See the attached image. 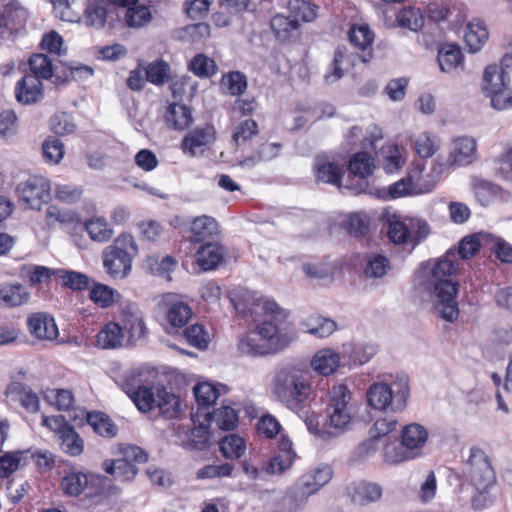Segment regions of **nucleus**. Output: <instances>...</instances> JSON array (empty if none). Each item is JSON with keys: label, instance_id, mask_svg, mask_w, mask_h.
Segmentation results:
<instances>
[{"label": "nucleus", "instance_id": "obj_54", "mask_svg": "<svg viewBox=\"0 0 512 512\" xmlns=\"http://www.w3.org/2000/svg\"><path fill=\"white\" fill-rule=\"evenodd\" d=\"M88 479L84 473L71 472L63 477L61 487L70 496H78L87 487Z\"/></svg>", "mask_w": 512, "mask_h": 512}, {"label": "nucleus", "instance_id": "obj_30", "mask_svg": "<svg viewBox=\"0 0 512 512\" xmlns=\"http://www.w3.org/2000/svg\"><path fill=\"white\" fill-rule=\"evenodd\" d=\"M300 23L292 16L276 15L271 19V29L280 41H287L297 34Z\"/></svg>", "mask_w": 512, "mask_h": 512}, {"label": "nucleus", "instance_id": "obj_55", "mask_svg": "<svg viewBox=\"0 0 512 512\" xmlns=\"http://www.w3.org/2000/svg\"><path fill=\"white\" fill-rule=\"evenodd\" d=\"M56 277L62 280L64 286L74 291L84 290L89 285V277L81 272L58 269Z\"/></svg>", "mask_w": 512, "mask_h": 512}, {"label": "nucleus", "instance_id": "obj_26", "mask_svg": "<svg viewBox=\"0 0 512 512\" xmlns=\"http://www.w3.org/2000/svg\"><path fill=\"white\" fill-rule=\"evenodd\" d=\"M339 364V354L330 348H324L316 352L310 362L311 368L323 376L333 374L339 367Z\"/></svg>", "mask_w": 512, "mask_h": 512}, {"label": "nucleus", "instance_id": "obj_63", "mask_svg": "<svg viewBox=\"0 0 512 512\" xmlns=\"http://www.w3.org/2000/svg\"><path fill=\"white\" fill-rule=\"evenodd\" d=\"M258 133V125L252 119H246L235 126L232 140L239 146L248 141L252 136Z\"/></svg>", "mask_w": 512, "mask_h": 512}, {"label": "nucleus", "instance_id": "obj_51", "mask_svg": "<svg viewBox=\"0 0 512 512\" xmlns=\"http://www.w3.org/2000/svg\"><path fill=\"white\" fill-rule=\"evenodd\" d=\"M59 437L61 439V448L64 452L71 456H77L82 453L84 442L73 427L64 428Z\"/></svg>", "mask_w": 512, "mask_h": 512}, {"label": "nucleus", "instance_id": "obj_33", "mask_svg": "<svg viewBox=\"0 0 512 512\" xmlns=\"http://www.w3.org/2000/svg\"><path fill=\"white\" fill-rule=\"evenodd\" d=\"M124 334L118 323H109L97 334V345L103 349H115L122 346Z\"/></svg>", "mask_w": 512, "mask_h": 512}, {"label": "nucleus", "instance_id": "obj_58", "mask_svg": "<svg viewBox=\"0 0 512 512\" xmlns=\"http://www.w3.org/2000/svg\"><path fill=\"white\" fill-rule=\"evenodd\" d=\"M211 420L222 430H233L238 423V415L233 408L223 406L214 410Z\"/></svg>", "mask_w": 512, "mask_h": 512}, {"label": "nucleus", "instance_id": "obj_4", "mask_svg": "<svg viewBox=\"0 0 512 512\" xmlns=\"http://www.w3.org/2000/svg\"><path fill=\"white\" fill-rule=\"evenodd\" d=\"M355 415L356 409L348 387L344 384L334 385L325 408V429L321 432V439L329 440L344 433L352 424Z\"/></svg>", "mask_w": 512, "mask_h": 512}, {"label": "nucleus", "instance_id": "obj_24", "mask_svg": "<svg viewBox=\"0 0 512 512\" xmlns=\"http://www.w3.org/2000/svg\"><path fill=\"white\" fill-rule=\"evenodd\" d=\"M6 395L13 401L20 402L21 406L28 412L35 413L39 410L40 402L37 394L21 382L11 383L6 389Z\"/></svg>", "mask_w": 512, "mask_h": 512}, {"label": "nucleus", "instance_id": "obj_49", "mask_svg": "<svg viewBox=\"0 0 512 512\" xmlns=\"http://www.w3.org/2000/svg\"><path fill=\"white\" fill-rule=\"evenodd\" d=\"M90 238L97 242H106L111 239L113 230L103 217H95L85 223Z\"/></svg>", "mask_w": 512, "mask_h": 512}, {"label": "nucleus", "instance_id": "obj_41", "mask_svg": "<svg viewBox=\"0 0 512 512\" xmlns=\"http://www.w3.org/2000/svg\"><path fill=\"white\" fill-rule=\"evenodd\" d=\"M146 80L154 85L162 86L171 79V68L164 60H156L144 67Z\"/></svg>", "mask_w": 512, "mask_h": 512}, {"label": "nucleus", "instance_id": "obj_40", "mask_svg": "<svg viewBox=\"0 0 512 512\" xmlns=\"http://www.w3.org/2000/svg\"><path fill=\"white\" fill-rule=\"evenodd\" d=\"M227 392L223 384L199 383L194 387V395L199 405L207 406L214 403L217 398Z\"/></svg>", "mask_w": 512, "mask_h": 512}, {"label": "nucleus", "instance_id": "obj_46", "mask_svg": "<svg viewBox=\"0 0 512 512\" xmlns=\"http://www.w3.org/2000/svg\"><path fill=\"white\" fill-rule=\"evenodd\" d=\"M349 40L355 46L363 50L361 54H371L366 52L374 40V34L366 24L353 25L349 30Z\"/></svg>", "mask_w": 512, "mask_h": 512}, {"label": "nucleus", "instance_id": "obj_13", "mask_svg": "<svg viewBox=\"0 0 512 512\" xmlns=\"http://www.w3.org/2000/svg\"><path fill=\"white\" fill-rule=\"evenodd\" d=\"M133 2L135 0H86L82 21L88 28L101 30L113 21L116 6Z\"/></svg>", "mask_w": 512, "mask_h": 512}, {"label": "nucleus", "instance_id": "obj_56", "mask_svg": "<svg viewBox=\"0 0 512 512\" xmlns=\"http://www.w3.org/2000/svg\"><path fill=\"white\" fill-rule=\"evenodd\" d=\"M390 269V263L386 256L382 254L370 255L364 270L368 278H382Z\"/></svg>", "mask_w": 512, "mask_h": 512}, {"label": "nucleus", "instance_id": "obj_36", "mask_svg": "<svg viewBox=\"0 0 512 512\" xmlns=\"http://www.w3.org/2000/svg\"><path fill=\"white\" fill-rule=\"evenodd\" d=\"M121 6L127 7L125 12V22L127 26L131 28H140L150 22V9L144 4H139V0H135V2L129 5Z\"/></svg>", "mask_w": 512, "mask_h": 512}, {"label": "nucleus", "instance_id": "obj_3", "mask_svg": "<svg viewBox=\"0 0 512 512\" xmlns=\"http://www.w3.org/2000/svg\"><path fill=\"white\" fill-rule=\"evenodd\" d=\"M295 337L288 327L264 321L257 326L255 332L240 339L238 350L249 356L274 354L288 347Z\"/></svg>", "mask_w": 512, "mask_h": 512}, {"label": "nucleus", "instance_id": "obj_37", "mask_svg": "<svg viewBox=\"0 0 512 512\" xmlns=\"http://www.w3.org/2000/svg\"><path fill=\"white\" fill-rule=\"evenodd\" d=\"M166 121L170 127L183 130L192 122L191 110L186 105L172 103L168 106Z\"/></svg>", "mask_w": 512, "mask_h": 512}, {"label": "nucleus", "instance_id": "obj_62", "mask_svg": "<svg viewBox=\"0 0 512 512\" xmlns=\"http://www.w3.org/2000/svg\"><path fill=\"white\" fill-rule=\"evenodd\" d=\"M115 291L109 286L95 283L89 292L90 299L102 308L109 307L114 302Z\"/></svg>", "mask_w": 512, "mask_h": 512}, {"label": "nucleus", "instance_id": "obj_16", "mask_svg": "<svg viewBox=\"0 0 512 512\" xmlns=\"http://www.w3.org/2000/svg\"><path fill=\"white\" fill-rule=\"evenodd\" d=\"M296 458L292 442L282 436L278 452L264 465V471L269 475H281L291 468Z\"/></svg>", "mask_w": 512, "mask_h": 512}, {"label": "nucleus", "instance_id": "obj_34", "mask_svg": "<svg viewBox=\"0 0 512 512\" xmlns=\"http://www.w3.org/2000/svg\"><path fill=\"white\" fill-rule=\"evenodd\" d=\"M510 81L509 72L503 71L496 64L486 67L483 76L484 93L506 88Z\"/></svg>", "mask_w": 512, "mask_h": 512}, {"label": "nucleus", "instance_id": "obj_28", "mask_svg": "<svg viewBox=\"0 0 512 512\" xmlns=\"http://www.w3.org/2000/svg\"><path fill=\"white\" fill-rule=\"evenodd\" d=\"M487 39L488 31L481 21L475 20L467 24L464 41L470 52L476 53L480 51Z\"/></svg>", "mask_w": 512, "mask_h": 512}, {"label": "nucleus", "instance_id": "obj_44", "mask_svg": "<svg viewBox=\"0 0 512 512\" xmlns=\"http://www.w3.org/2000/svg\"><path fill=\"white\" fill-rule=\"evenodd\" d=\"M87 422L93 430L103 437H114L117 434V426L104 413L92 412L87 414Z\"/></svg>", "mask_w": 512, "mask_h": 512}, {"label": "nucleus", "instance_id": "obj_27", "mask_svg": "<svg viewBox=\"0 0 512 512\" xmlns=\"http://www.w3.org/2000/svg\"><path fill=\"white\" fill-rule=\"evenodd\" d=\"M382 492V487L377 483L360 481L353 485L350 495L355 504L364 506L379 500Z\"/></svg>", "mask_w": 512, "mask_h": 512}, {"label": "nucleus", "instance_id": "obj_2", "mask_svg": "<svg viewBox=\"0 0 512 512\" xmlns=\"http://www.w3.org/2000/svg\"><path fill=\"white\" fill-rule=\"evenodd\" d=\"M124 391L141 412L158 409L167 418L176 417L179 411V399L161 385L142 384L135 378L127 379Z\"/></svg>", "mask_w": 512, "mask_h": 512}, {"label": "nucleus", "instance_id": "obj_18", "mask_svg": "<svg viewBox=\"0 0 512 512\" xmlns=\"http://www.w3.org/2000/svg\"><path fill=\"white\" fill-rule=\"evenodd\" d=\"M332 478V469L328 465H320L314 470L302 475L296 482V486L303 492L308 499L316 493Z\"/></svg>", "mask_w": 512, "mask_h": 512}, {"label": "nucleus", "instance_id": "obj_12", "mask_svg": "<svg viewBox=\"0 0 512 512\" xmlns=\"http://www.w3.org/2000/svg\"><path fill=\"white\" fill-rule=\"evenodd\" d=\"M51 185L47 178L33 175L19 182L16 193L19 202L28 209L40 210L51 198Z\"/></svg>", "mask_w": 512, "mask_h": 512}, {"label": "nucleus", "instance_id": "obj_25", "mask_svg": "<svg viewBox=\"0 0 512 512\" xmlns=\"http://www.w3.org/2000/svg\"><path fill=\"white\" fill-rule=\"evenodd\" d=\"M195 256L202 270H212L223 261L224 248L217 242H207L199 247Z\"/></svg>", "mask_w": 512, "mask_h": 512}, {"label": "nucleus", "instance_id": "obj_21", "mask_svg": "<svg viewBox=\"0 0 512 512\" xmlns=\"http://www.w3.org/2000/svg\"><path fill=\"white\" fill-rule=\"evenodd\" d=\"M15 95L18 102L33 104L40 101L43 94L42 82L36 76L25 75L16 85Z\"/></svg>", "mask_w": 512, "mask_h": 512}, {"label": "nucleus", "instance_id": "obj_60", "mask_svg": "<svg viewBox=\"0 0 512 512\" xmlns=\"http://www.w3.org/2000/svg\"><path fill=\"white\" fill-rule=\"evenodd\" d=\"M189 70L201 78H208L215 74L216 64L213 59L203 55H196L189 63Z\"/></svg>", "mask_w": 512, "mask_h": 512}, {"label": "nucleus", "instance_id": "obj_22", "mask_svg": "<svg viewBox=\"0 0 512 512\" xmlns=\"http://www.w3.org/2000/svg\"><path fill=\"white\" fill-rule=\"evenodd\" d=\"M122 331L129 334V341L134 342L144 337L146 326L141 311L135 306H128L122 311Z\"/></svg>", "mask_w": 512, "mask_h": 512}, {"label": "nucleus", "instance_id": "obj_35", "mask_svg": "<svg viewBox=\"0 0 512 512\" xmlns=\"http://www.w3.org/2000/svg\"><path fill=\"white\" fill-rule=\"evenodd\" d=\"M104 470L113 476L117 481H131L138 473V469L134 464L124 462L118 458L107 460L104 462Z\"/></svg>", "mask_w": 512, "mask_h": 512}, {"label": "nucleus", "instance_id": "obj_45", "mask_svg": "<svg viewBox=\"0 0 512 512\" xmlns=\"http://www.w3.org/2000/svg\"><path fill=\"white\" fill-rule=\"evenodd\" d=\"M414 148L420 157L430 158L439 150L440 139L432 133H420L414 140Z\"/></svg>", "mask_w": 512, "mask_h": 512}, {"label": "nucleus", "instance_id": "obj_23", "mask_svg": "<svg viewBox=\"0 0 512 512\" xmlns=\"http://www.w3.org/2000/svg\"><path fill=\"white\" fill-rule=\"evenodd\" d=\"M189 241L192 243H201L206 239L216 235L219 232L217 221L207 215L191 218L189 224Z\"/></svg>", "mask_w": 512, "mask_h": 512}, {"label": "nucleus", "instance_id": "obj_32", "mask_svg": "<svg viewBox=\"0 0 512 512\" xmlns=\"http://www.w3.org/2000/svg\"><path fill=\"white\" fill-rule=\"evenodd\" d=\"M305 332L317 338L330 336L337 328L336 323L322 316H311L301 323Z\"/></svg>", "mask_w": 512, "mask_h": 512}, {"label": "nucleus", "instance_id": "obj_48", "mask_svg": "<svg viewBox=\"0 0 512 512\" xmlns=\"http://www.w3.org/2000/svg\"><path fill=\"white\" fill-rule=\"evenodd\" d=\"M221 87L226 93L232 96H239L247 88V78L239 71L229 72L222 76Z\"/></svg>", "mask_w": 512, "mask_h": 512}, {"label": "nucleus", "instance_id": "obj_1", "mask_svg": "<svg viewBox=\"0 0 512 512\" xmlns=\"http://www.w3.org/2000/svg\"><path fill=\"white\" fill-rule=\"evenodd\" d=\"M457 269V253L452 249L435 260L430 268L428 286L433 295V308L440 318L448 322L455 321L459 315L456 301L458 284L450 279Z\"/></svg>", "mask_w": 512, "mask_h": 512}, {"label": "nucleus", "instance_id": "obj_5", "mask_svg": "<svg viewBox=\"0 0 512 512\" xmlns=\"http://www.w3.org/2000/svg\"><path fill=\"white\" fill-rule=\"evenodd\" d=\"M311 381L308 371L293 365L279 369L272 382V392L282 404L297 409L311 394Z\"/></svg>", "mask_w": 512, "mask_h": 512}, {"label": "nucleus", "instance_id": "obj_20", "mask_svg": "<svg viewBox=\"0 0 512 512\" xmlns=\"http://www.w3.org/2000/svg\"><path fill=\"white\" fill-rule=\"evenodd\" d=\"M215 139V130L212 126L197 128L189 132L183 139L182 146L185 152L191 156L202 153L204 147Z\"/></svg>", "mask_w": 512, "mask_h": 512}, {"label": "nucleus", "instance_id": "obj_42", "mask_svg": "<svg viewBox=\"0 0 512 512\" xmlns=\"http://www.w3.org/2000/svg\"><path fill=\"white\" fill-rule=\"evenodd\" d=\"M463 55L458 46L446 44L438 53V63L443 72H449L462 64Z\"/></svg>", "mask_w": 512, "mask_h": 512}, {"label": "nucleus", "instance_id": "obj_64", "mask_svg": "<svg viewBox=\"0 0 512 512\" xmlns=\"http://www.w3.org/2000/svg\"><path fill=\"white\" fill-rule=\"evenodd\" d=\"M490 98L491 106L499 111L512 109V91L506 88L485 93Z\"/></svg>", "mask_w": 512, "mask_h": 512}, {"label": "nucleus", "instance_id": "obj_15", "mask_svg": "<svg viewBox=\"0 0 512 512\" xmlns=\"http://www.w3.org/2000/svg\"><path fill=\"white\" fill-rule=\"evenodd\" d=\"M161 304L167 309L166 319L169 324L167 328L169 333H174L178 328L184 327L192 317V309L177 294H164Z\"/></svg>", "mask_w": 512, "mask_h": 512}, {"label": "nucleus", "instance_id": "obj_47", "mask_svg": "<svg viewBox=\"0 0 512 512\" xmlns=\"http://www.w3.org/2000/svg\"><path fill=\"white\" fill-rule=\"evenodd\" d=\"M220 450L225 458L238 459L246 451V442L237 434H229L221 440Z\"/></svg>", "mask_w": 512, "mask_h": 512}, {"label": "nucleus", "instance_id": "obj_61", "mask_svg": "<svg viewBox=\"0 0 512 512\" xmlns=\"http://www.w3.org/2000/svg\"><path fill=\"white\" fill-rule=\"evenodd\" d=\"M44 159L52 164H58L64 157V144L56 137H48L42 144Z\"/></svg>", "mask_w": 512, "mask_h": 512}, {"label": "nucleus", "instance_id": "obj_43", "mask_svg": "<svg viewBox=\"0 0 512 512\" xmlns=\"http://www.w3.org/2000/svg\"><path fill=\"white\" fill-rule=\"evenodd\" d=\"M374 168V158L368 152L356 153L349 162L351 174L362 179L372 175Z\"/></svg>", "mask_w": 512, "mask_h": 512}, {"label": "nucleus", "instance_id": "obj_14", "mask_svg": "<svg viewBox=\"0 0 512 512\" xmlns=\"http://www.w3.org/2000/svg\"><path fill=\"white\" fill-rule=\"evenodd\" d=\"M371 55L349 52L344 46H339L335 50L334 58L330 64L329 70L324 76L325 82L332 84L340 80L345 72L354 67L357 62H369Z\"/></svg>", "mask_w": 512, "mask_h": 512}, {"label": "nucleus", "instance_id": "obj_9", "mask_svg": "<svg viewBox=\"0 0 512 512\" xmlns=\"http://www.w3.org/2000/svg\"><path fill=\"white\" fill-rule=\"evenodd\" d=\"M138 247L130 234H121L112 245L103 251V265L106 272L115 279L125 278L132 265V259L137 255Z\"/></svg>", "mask_w": 512, "mask_h": 512}, {"label": "nucleus", "instance_id": "obj_6", "mask_svg": "<svg viewBox=\"0 0 512 512\" xmlns=\"http://www.w3.org/2000/svg\"><path fill=\"white\" fill-rule=\"evenodd\" d=\"M393 387L384 382L373 383L366 391L367 404L374 410L401 412L405 409L409 397V380L401 376L394 381Z\"/></svg>", "mask_w": 512, "mask_h": 512}, {"label": "nucleus", "instance_id": "obj_38", "mask_svg": "<svg viewBox=\"0 0 512 512\" xmlns=\"http://www.w3.org/2000/svg\"><path fill=\"white\" fill-rule=\"evenodd\" d=\"M316 179L318 182L329 183L340 186L344 170L333 162H323L317 158L315 162Z\"/></svg>", "mask_w": 512, "mask_h": 512}, {"label": "nucleus", "instance_id": "obj_7", "mask_svg": "<svg viewBox=\"0 0 512 512\" xmlns=\"http://www.w3.org/2000/svg\"><path fill=\"white\" fill-rule=\"evenodd\" d=\"M235 310L243 318H251L253 321H264L287 327L284 319L286 314L276 302L265 299L257 292L246 291L239 298L232 299Z\"/></svg>", "mask_w": 512, "mask_h": 512}, {"label": "nucleus", "instance_id": "obj_53", "mask_svg": "<svg viewBox=\"0 0 512 512\" xmlns=\"http://www.w3.org/2000/svg\"><path fill=\"white\" fill-rule=\"evenodd\" d=\"M29 66L32 74L28 76H36L37 79H49L53 75V67L51 59L45 54H34L29 59Z\"/></svg>", "mask_w": 512, "mask_h": 512}, {"label": "nucleus", "instance_id": "obj_52", "mask_svg": "<svg viewBox=\"0 0 512 512\" xmlns=\"http://www.w3.org/2000/svg\"><path fill=\"white\" fill-rule=\"evenodd\" d=\"M291 16L304 22H312L317 17L318 6L305 0H292L289 2Z\"/></svg>", "mask_w": 512, "mask_h": 512}, {"label": "nucleus", "instance_id": "obj_29", "mask_svg": "<svg viewBox=\"0 0 512 512\" xmlns=\"http://www.w3.org/2000/svg\"><path fill=\"white\" fill-rule=\"evenodd\" d=\"M491 239L492 234L484 232L468 235L461 240L456 252L457 256L459 255L462 259H470L478 253L480 247L488 246Z\"/></svg>", "mask_w": 512, "mask_h": 512}, {"label": "nucleus", "instance_id": "obj_11", "mask_svg": "<svg viewBox=\"0 0 512 512\" xmlns=\"http://www.w3.org/2000/svg\"><path fill=\"white\" fill-rule=\"evenodd\" d=\"M430 234V227L425 220L409 218L407 221L393 219L389 221L387 236L397 245H408L414 249Z\"/></svg>", "mask_w": 512, "mask_h": 512}, {"label": "nucleus", "instance_id": "obj_59", "mask_svg": "<svg viewBox=\"0 0 512 512\" xmlns=\"http://www.w3.org/2000/svg\"><path fill=\"white\" fill-rule=\"evenodd\" d=\"M115 454L118 459L134 465L145 463L148 459L147 453L142 448L131 444H119Z\"/></svg>", "mask_w": 512, "mask_h": 512}, {"label": "nucleus", "instance_id": "obj_57", "mask_svg": "<svg viewBox=\"0 0 512 512\" xmlns=\"http://www.w3.org/2000/svg\"><path fill=\"white\" fill-rule=\"evenodd\" d=\"M45 400L58 410H68L72 407L74 396L66 389H48L44 393Z\"/></svg>", "mask_w": 512, "mask_h": 512}, {"label": "nucleus", "instance_id": "obj_8", "mask_svg": "<svg viewBox=\"0 0 512 512\" xmlns=\"http://www.w3.org/2000/svg\"><path fill=\"white\" fill-rule=\"evenodd\" d=\"M468 475L478 496H475L472 505L475 509H482L492 503V499L486 494L496 483V475L487 455L478 448L470 450L468 459Z\"/></svg>", "mask_w": 512, "mask_h": 512}, {"label": "nucleus", "instance_id": "obj_19", "mask_svg": "<svg viewBox=\"0 0 512 512\" xmlns=\"http://www.w3.org/2000/svg\"><path fill=\"white\" fill-rule=\"evenodd\" d=\"M30 333L40 340H54L58 336V328L54 319L46 313H36L28 318Z\"/></svg>", "mask_w": 512, "mask_h": 512}, {"label": "nucleus", "instance_id": "obj_31", "mask_svg": "<svg viewBox=\"0 0 512 512\" xmlns=\"http://www.w3.org/2000/svg\"><path fill=\"white\" fill-rule=\"evenodd\" d=\"M29 297V292L20 283L7 284L0 288V301L10 308L27 303Z\"/></svg>", "mask_w": 512, "mask_h": 512}, {"label": "nucleus", "instance_id": "obj_10", "mask_svg": "<svg viewBox=\"0 0 512 512\" xmlns=\"http://www.w3.org/2000/svg\"><path fill=\"white\" fill-rule=\"evenodd\" d=\"M428 439L426 428L418 423H411L404 426L401 432V445H386L384 449V460L391 464L413 459L420 454Z\"/></svg>", "mask_w": 512, "mask_h": 512}, {"label": "nucleus", "instance_id": "obj_17", "mask_svg": "<svg viewBox=\"0 0 512 512\" xmlns=\"http://www.w3.org/2000/svg\"><path fill=\"white\" fill-rule=\"evenodd\" d=\"M477 158V142L472 137L461 136L453 140L448 157L451 166H466Z\"/></svg>", "mask_w": 512, "mask_h": 512}, {"label": "nucleus", "instance_id": "obj_39", "mask_svg": "<svg viewBox=\"0 0 512 512\" xmlns=\"http://www.w3.org/2000/svg\"><path fill=\"white\" fill-rule=\"evenodd\" d=\"M177 265L176 260L171 256L148 257L145 261V268L153 275L165 278L167 281L171 280V272L174 271Z\"/></svg>", "mask_w": 512, "mask_h": 512}, {"label": "nucleus", "instance_id": "obj_50", "mask_svg": "<svg viewBox=\"0 0 512 512\" xmlns=\"http://www.w3.org/2000/svg\"><path fill=\"white\" fill-rule=\"evenodd\" d=\"M307 501L303 492L294 485L278 502L279 512H296L302 508Z\"/></svg>", "mask_w": 512, "mask_h": 512}]
</instances>
